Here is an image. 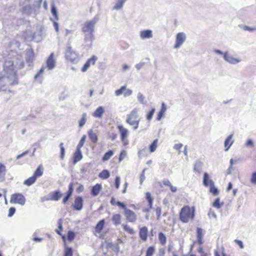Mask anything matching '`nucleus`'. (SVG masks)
I'll return each mask as SVG.
<instances>
[{"label": "nucleus", "instance_id": "a18cd8bd", "mask_svg": "<svg viewBox=\"0 0 256 256\" xmlns=\"http://www.w3.org/2000/svg\"><path fill=\"white\" fill-rule=\"evenodd\" d=\"M112 156V150H109L108 152H106L104 156L102 157V161H106L108 160L110 156Z\"/></svg>", "mask_w": 256, "mask_h": 256}, {"label": "nucleus", "instance_id": "a211bd4d", "mask_svg": "<svg viewBox=\"0 0 256 256\" xmlns=\"http://www.w3.org/2000/svg\"><path fill=\"white\" fill-rule=\"evenodd\" d=\"M196 238L198 243L199 244H202L204 242H203V236H204V232L203 230L200 228H196Z\"/></svg>", "mask_w": 256, "mask_h": 256}, {"label": "nucleus", "instance_id": "49530a36", "mask_svg": "<svg viewBox=\"0 0 256 256\" xmlns=\"http://www.w3.org/2000/svg\"><path fill=\"white\" fill-rule=\"evenodd\" d=\"M126 155L127 153L125 150H122L118 157V162H120L123 160L126 157Z\"/></svg>", "mask_w": 256, "mask_h": 256}, {"label": "nucleus", "instance_id": "f257e3e1", "mask_svg": "<svg viewBox=\"0 0 256 256\" xmlns=\"http://www.w3.org/2000/svg\"><path fill=\"white\" fill-rule=\"evenodd\" d=\"M98 20V18L94 16L92 20H87L82 24V31L84 34L86 42H92L94 40V26Z\"/></svg>", "mask_w": 256, "mask_h": 256}, {"label": "nucleus", "instance_id": "09e8293b", "mask_svg": "<svg viewBox=\"0 0 256 256\" xmlns=\"http://www.w3.org/2000/svg\"><path fill=\"white\" fill-rule=\"evenodd\" d=\"M60 158L63 159L64 156L65 149L64 146V144L60 143Z\"/></svg>", "mask_w": 256, "mask_h": 256}, {"label": "nucleus", "instance_id": "aec40b11", "mask_svg": "<svg viewBox=\"0 0 256 256\" xmlns=\"http://www.w3.org/2000/svg\"><path fill=\"white\" fill-rule=\"evenodd\" d=\"M102 189V186L100 184H97L93 186L91 190V194L93 196H96L100 193Z\"/></svg>", "mask_w": 256, "mask_h": 256}, {"label": "nucleus", "instance_id": "c03bdc74", "mask_svg": "<svg viewBox=\"0 0 256 256\" xmlns=\"http://www.w3.org/2000/svg\"><path fill=\"white\" fill-rule=\"evenodd\" d=\"M86 114H82V118H80V120L79 121V126L80 127H82L85 124V123L86 122Z\"/></svg>", "mask_w": 256, "mask_h": 256}, {"label": "nucleus", "instance_id": "13d9d810", "mask_svg": "<svg viewBox=\"0 0 256 256\" xmlns=\"http://www.w3.org/2000/svg\"><path fill=\"white\" fill-rule=\"evenodd\" d=\"M234 242L239 246L240 248H244V245L242 242L241 240H235Z\"/></svg>", "mask_w": 256, "mask_h": 256}, {"label": "nucleus", "instance_id": "f03ea898", "mask_svg": "<svg viewBox=\"0 0 256 256\" xmlns=\"http://www.w3.org/2000/svg\"><path fill=\"white\" fill-rule=\"evenodd\" d=\"M196 216V208L194 206H184L179 212V219L184 224L192 222Z\"/></svg>", "mask_w": 256, "mask_h": 256}, {"label": "nucleus", "instance_id": "9b49d317", "mask_svg": "<svg viewBox=\"0 0 256 256\" xmlns=\"http://www.w3.org/2000/svg\"><path fill=\"white\" fill-rule=\"evenodd\" d=\"M84 205V201L82 196H78L74 198L72 207L74 210H82Z\"/></svg>", "mask_w": 256, "mask_h": 256}, {"label": "nucleus", "instance_id": "423d86ee", "mask_svg": "<svg viewBox=\"0 0 256 256\" xmlns=\"http://www.w3.org/2000/svg\"><path fill=\"white\" fill-rule=\"evenodd\" d=\"M117 128L120 134V138L121 141L122 142L124 146H126L128 144V140L127 138L128 136V130L126 128H124L122 125H118Z\"/></svg>", "mask_w": 256, "mask_h": 256}, {"label": "nucleus", "instance_id": "1a4fd4ad", "mask_svg": "<svg viewBox=\"0 0 256 256\" xmlns=\"http://www.w3.org/2000/svg\"><path fill=\"white\" fill-rule=\"evenodd\" d=\"M98 58L95 56L92 55L90 58L87 60L83 66L81 68L82 72H86L90 66H94L98 60Z\"/></svg>", "mask_w": 256, "mask_h": 256}, {"label": "nucleus", "instance_id": "4c0bfd02", "mask_svg": "<svg viewBox=\"0 0 256 256\" xmlns=\"http://www.w3.org/2000/svg\"><path fill=\"white\" fill-rule=\"evenodd\" d=\"M73 250L71 248L66 246L64 250V256H72Z\"/></svg>", "mask_w": 256, "mask_h": 256}, {"label": "nucleus", "instance_id": "0e129e2a", "mask_svg": "<svg viewBox=\"0 0 256 256\" xmlns=\"http://www.w3.org/2000/svg\"><path fill=\"white\" fill-rule=\"evenodd\" d=\"M28 53H29L30 57L32 60L34 57V52L33 50H30L28 52Z\"/></svg>", "mask_w": 256, "mask_h": 256}, {"label": "nucleus", "instance_id": "473e14b6", "mask_svg": "<svg viewBox=\"0 0 256 256\" xmlns=\"http://www.w3.org/2000/svg\"><path fill=\"white\" fill-rule=\"evenodd\" d=\"M156 252V248L154 246H149L146 252L145 256H152Z\"/></svg>", "mask_w": 256, "mask_h": 256}, {"label": "nucleus", "instance_id": "774afa93", "mask_svg": "<svg viewBox=\"0 0 256 256\" xmlns=\"http://www.w3.org/2000/svg\"><path fill=\"white\" fill-rule=\"evenodd\" d=\"M246 144L247 146H254L253 142L251 140H248L246 142Z\"/></svg>", "mask_w": 256, "mask_h": 256}, {"label": "nucleus", "instance_id": "f3484780", "mask_svg": "<svg viewBox=\"0 0 256 256\" xmlns=\"http://www.w3.org/2000/svg\"><path fill=\"white\" fill-rule=\"evenodd\" d=\"M104 223L105 220L104 219L98 222L94 228V235L96 236L98 234L100 233L104 227Z\"/></svg>", "mask_w": 256, "mask_h": 256}, {"label": "nucleus", "instance_id": "393cba45", "mask_svg": "<svg viewBox=\"0 0 256 256\" xmlns=\"http://www.w3.org/2000/svg\"><path fill=\"white\" fill-rule=\"evenodd\" d=\"M62 196V194L59 191H54L50 194V200H58Z\"/></svg>", "mask_w": 256, "mask_h": 256}, {"label": "nucleus", "instance_id": "f8f14e48", "mask_svg": "<svg viewBox=\"0 0 256 256\" xmlns=\"http://www.w3.org/2000/svg\"><path fill=\"white\" fill-rule=\"evenodd\" d=\"M186 40V36L183 32H179L176 34L174 48H179Z\"/></svg>", "mask_w": 256, "mask_h": 256}, {"label": "nucleus", "instance_id": "58836bf2", "mask_svg": "<svg viewBox=\"0 0 256 256\" xmlns=\"http://www.w3.org/2000/svg\"><path fill=\"white\" fill-rule=\"evenodd\" d=\"M86 136L85 135H84L80 141L79 142L77 146H76V149H78V150H80V148L82 147V146H84V144L85 142V140H86Z\"/></svg>", "mask_w": 256, "mask_h": 256}, {"label": "nucleus", "instance_id": "4d7b16f0", "mask_svg": "<svg viewBox=\"0 0 256 256\" xmlns=\"http://www.w3.org/2000/svg\"><path fill=\"white\" fill-rule=\"evenodd\" d=\"M166 110V106L164 102L162 104V106L159 112H162V114H164Z\"/></svg>", "mask_w": 256, "mask_h": 256}, {"label": "nucleus", "instance_id": "c9c22d12", "mask_svg": "<svg viewBox=\"0 0 256 256\" xmlns=\"http://www.w3.org/2000/svg\"><path fill=\"white\" fill-rule=\"evenodd\" d=\"M113 205H116L118 206L120 208H122L124 210L126 209V205L124 203L120 202L119 201H115L114 198H113Z\"/></svg>", "mask_w": 256, "mask_h": 256}, {"label": "nucleus", "instance_id": "2f4dec72", "mask_svg": "<svg viewBox=\"0 0 256 256\" xmlns=\"http://www.w3.org/2000/svg\"><path fill=\"white\" fill-rule=\"evenodd\" d=\"M123 244V241L121 239H118L117 242L114 244H113V251L118 253L120 250L118 246L120 244L122 245Z\"/></svg>", "mask_w": 256, "mask_h": 256}, {"label": "nucleus", "instance_id": "a878e982", "mask_svg": "<svg viewBox=\"0 0 256 256\" xmlns=\"http://www.w3.org/2000/svg\"><path fill=\"white\" fill-rule=\"evenodd\" d=\"M58 229L56 230V232L59 235L62 236L63 241L66 242V237L64 235H62L61 232L62 230V225L61 220H60L58 222Z\"/></svg>", "mask_w": 256, "mask_h": 256}, {"label": "nucleus", "instance_id": "a19ab883", "mask_svg": "<svg viewBox=\"0 0 256 256\" xmlns=\"http://www.w3.org/2000/svg\"><path fill=\"white\" fill-rule=\"evenodd\" d=\"M113 221L116 224H118L121 222V216L119 214H116L113 216Z\"/></svg>", "mask_w": 256, "mask_h": 256}, {"label": "nucleus", "instance_id": "39448f33", "mask_svg": "<svg viewBox=\"0 0 256 256\" xmlns=\"http://www.w3.org/2000/svg\"><path fill=\"white\" fill-rule=\"evenodd\" d=\"M43 174V168L42 165L38 166L34 174L31 177L26 180L24 184L27 186H30L35 182L38 178L41 176Z\"/></svg>", "mask_w": 256, "mask_h": 256}, {"label": "nucleus", "instance_id": "5fc2aeb1", "mask_svg": "<svg viewBox=\"0 0 256 256\" xmlns=\"http://www.w3.org/2000/svg\"><path fill=\"white\" fill-rule=\"evenodd\" d=\"M182 146H183V145L182 144H174V148L175 150H176L178 151V152L180 153V150L182 148Z\"/></svg>", "mask_w": 256, "mask_h": 256}, {"label": "nucleus", "instance_id": "5701e85b", "mask_svg": "<svg viewBox=\"0 0 256 256\" xmlns=\"http://www.w3.org/2000/svg\"><path fill=\"white\" fill-rule=\"evenodd\" d=\"M158 240L161 246H164L166 245L167 240L166 235L163 232H160L158 234Z\"/></svg>", "mask_w": 256, "mask_h": 256}, {"label": "nucleus", "instance_id": "0eeeda50", "mask_svg": "<svg viewBox=\"0 0 256 256\" xmlns=\"http://www.w3.org/2000/svg\"><path fill=\"white\" fill-rule=\"evenodd\" d=\"M10 202L17 204L23 206L25 204L26 198L24 196L20 193H15L11 195Z\"/></svg>", "mask_w": 256, "mask_h": 256}, {"label": "nucleus", "instance_id": "7ed1b4c3", "mask_svg": "<svg viewBox=\"0 0 256 256\" xmlns=\"http://www.w3.org/2000/svg\"><path fill=\"white\" fill-rule=\"evenodd\" d=\"M140 120L138 110L137 108H134L127 115L126 122L135 130L138 128Z\"/></svg>", "mask_w": 256, "mask_h": 256}, {"label": "nucleus", "instance_id": "4be33fe9", "mask_svg": "<svg viewBox=\"0 0 256 256\" xmlns=\"http://www.w3.org/2000/svg\"><path fill=\"white\" fill-rule=\"evenodd\" d=\"M232 134H230L227 137L224 141V147L226 151H227L233 144L234 142L232 140Z\"/></svg>", "mask_w": 256, "mask_h": 256}, {"label": "nucleus", "instance_id": "de8ad7c7", "mask_svg": "<svg viewBox=\"0 0 256 256\" xmlns=\"http://www.w3.org/2000/svg\"><path fill=\"white\" fill-rule=\"evenodd\" d=\"M51 12H52V13L53 16L54 17V18L56 20H58V13H57V11H56V8L54 4H53L52 5V9H51Z\"/></svg>", "mask_w": 256, "mask_h": 256}, {"label": "nucleus", "instance_id": "ea45409f", "mask_svg": "<svg viewBox=\"0 0 256 256\" xmlns=\"http://www.w3.org/2000/svg\"><path fill=\"white\" fill-rule=\"evenodd\" d=\"M75 233L71 230H69L68 232L67 238L69 242H72L75 238Z\"/></svg>", "mask_w": 256, "mask_h": 256}, {"label": "nucleus", "instance_id": "bb28decb", "mask_svg": "<svg viewBox=\"0 0 256 256\" xmlns=\"http://www.w3.org/2000/svg\"><path fill=\"white\" fill-rule=\"evenodd\" d=\"M104 112L102 106H99L94 112L92 116L95 118H101Z\"/></svg>", "mask_w": 256, "mask_h": 256}, {"label": "nucleus", "instance_id": "c756f323", "mask_svg": "<svg viewBox=\"0 0 256 256\" xmlns=\"http://www.w3.org/2000/svg\"><path fill=\"white\" fill-rule=\"evenodd\" d=\"M88 134L90 140L94 144L96 143L98 141V137L96 134L94 133L92 130L88 132Z\"/></svg>", "mask_w": 256, "mask_h": 256}, {"label": "nucleus", "instance_id": "7c9ffc66", "mask_svg": "<svg viewBox=\"0 0 256 256\" xmlns=\"http://www.w3.org/2000/svg\"><path fill=\"white\" fill-rule=\"evenodd\" d=\"M6 172V166L0 162V181L4 177Z\"/></svg>", "mask_w": 256, "mask_h": 256}, {"label": "nucleus", "instance_id": "3c124183", "mask_svg": "<svg viewBox=\"0 0 256 256\" xmlns=\"http://www.w3.org/2000/svg\"><path fill=\"white\" fill-rule=\"evenodd\" d=\"M120 179L118 176H116L114 180V186L116 189H118L119 188L120 184Z\"/></svg>", "mask_w": 256, "mask_h": 256}, {"label": "nucleus", "instance_id": "37998d69", "mask_svg": "<svg viewBox=\"0 0 256 256\" xmlns=\"http://www.w3.org/2000/svg\"><path fill=\"white\" fill-rule=\"evenodd\" d=\"M124 230L130 234H133L134 233V230L130 226L125 224L123 226Z\"/></svg>", "mask_w": 256, "mask_h": 256}, {"label": "nucleus", "instance_id": "864d4df0", "mask_svg": "<svg viewBox=\"0 0 256 256\" xmlns=\"http://www.w3.org/2000/svg\"><path fill=\"white\" fill-rule=\"evenodd\" d=\"M16 209L14 207H11L9 208L8 216H12L15 213Z\"/></svg>", "mask_w": 256, "mask_h": 256}, {"label": "nucleus", "instance_id": "69168bd1", "mask_svg": "<svg viewBox=\"0 0 256 256\" xmlns=\"http://www.w3.org/2000/svg\"><path fill=\"white\" fill-rule=\"evenodd\" d=\"M44 70V67H42L39 72L35 76V78H37L40 74H42Z\"/></svg>", "mask_w": 256, "mask_h": 256}, {"label": "nucleus", "instance_id": "bf43d9fd", "mask_svg": "<svg viewBox=\"0 0 256 256\" xmlns=\"http://www.w3.org/2000/svg\"><path fill=\"white\" fill-rule=\"evenodd\" d=\"M166 250L164 248L159 249V256H165Z\"/></svg>", "mask_w": 256, "mask_h": 256}, {"label": "nucleus", "instance_id": "2eb2a0df", "mask_svg": "<svg viewBox=\"0 0 256 256\" xmlns=\"http://www.w3.org/2000/svg\"><path fill=\"white\" fill-rule=\"evenodd\" d=\"M116 96H120L122 94H124V96H130L132 94V91L130 90L126 89L125 86H122L118 90H116L115 92Z\"/></svg>", "mask_w": 256, "mask_h": 256}, {"label": "nucleus", "instance_id": "9d476101", "mask_svg": "<svg viewBox=\"0 0 256 256\" xmlns=\"http://www.w3.org/2000/svg\"><path fill=\"white\" fill-rule=\"evenodd\" d=\"M124 216L128 221L132 222H135L137 220L136 214L133 211L126 209L124 212Z\"/></svg>", "mask_w": 256, "mask_h": 256}, {"label": "nucleus", "instance_id": "e2e57ef3", "mask_svg": "<svg viewBox=\"0 0 256 256\" xmlns=\"http://www.w3.org/2000/svg\"><path fill=\"white\" fill-rule=\"evenodd\" d=\"M244 30L252 32V31L256 30V28H252L248 27V26H245L244 27Z\"/></svg>", "mask_w": 256, "mask_h": 256}, {"label": "nucleus", "instance_id": "cd10ccee", "mask_svg": "<svg viewBox=\"0 0 256 256\" xmlns=\"http://www.w3.org/2000/svg\"><path fill=\"white\" fill-rule=\"evenodd\" d=\"M158 139H156L152 142L148 148L150 152H153L156 150L158 147Z\"/></svg>", "mask_w": 256, "mask_h": 256}, {"label": "nucleus", "instance_id": "6e6552de", "mask_svg": "<svg viewBox=\"0 0 256 256\" xmlns=\"http://www.w3.org/2000/svg\"><path fill=\"white\" fill-rule=\"evenodd\" d=\"M78 53L74 50L71 46H68L65 52L66 58L71 62H74L78 58Z\"/></svg>", "mask_w": 256, "mask_h": 256}, {"label": "nucleus", "instance_id": "338daca9", "mask_svg": "<svg viewBox=\"0 0 256 256\" xmlns=\"http://www.w3.org/2000/svg\"><path fill=\"white\" fill-rule=\"evenodd\" d=\"M170 190L172 192H175L177 191V188L175 186H172V184H171L170 186Z\"/></svg>", "mask_w": 256, "mask_h": 256}, {"label": "nucleus", "instance_id": "412c9836", "mask_svg": "<svg viewBox=\"0 0 256 256\" xmlns=\"http://www.w3.org/2000/svg\"><path fill=\"white\" fill-rule=\"evenodd\" d=\"M140 36L142 39L152 38V32L151 30H142L140 32Z\"/></svg>", "mask_w": 256, "mask_h": 256}, {"label": "nucleus", "instance_id": "79ce46f5", "mask_svg": "<svg viewBox=\"0 0 256 256\" xmlns=\"http://www.w3.org/2000/svg\"><path fill=\"white\" fill-rule=\"evenodd\" d=\"M155 112V108H152L151 110L146 115V118L148 121H150Z\"/></svg>", "mask_w": 256, "mask_h": 256}, {"label": "nucleus", "instance_id": "e433bc0d", "mask_svg": "<svg viewBox=\"0 0 256 256\" xmlns=\"http://www.w3.org/2000/svg\"><path fill=\"white\" fill-rule=\"evenodd\" d=\"M99 177L102 179H106L110 176V173L107 170H103L100 174Z\"/></svg>", "mask_w": 256, "mask_h": 256}, {"label": "nucleus", "instance_id": "4468645a", "mask_svg": "<svg viewBox=\"0 0 256 256\" xmlns=\"http://www.w3.org/2000/svg\"><path fill=\"white\" fill-rule=\"evenodd\" d=\"M46 66L48 70H52L56 66V62L54 59V54L52 53L48 57L46 62Z\"/></svg>", "mask_w": 256, "mask_h": 256}, {"label": "nucleus", "instance_id": "ddd939ff", "mask_svg": "<svg viewBox=\"0 0 256 256\" xmlns=\"http://www.w3.org/2000/svg\"><path fill=\"white\" fill-rule=\"evenodd\" d=\"M148 234V228L146 226H144L140 228L139 236L140 239L143 242H146L147 240Z\"/></svg>", "mask_w": 256, "mask_h": 256}, {"label": "nucleus", "instance_id": "680f3d73", "mask_svg": "<svg viewBox=\"0 0 256 256\" xmlns=\"http://www.w3.org/2000/svg\"><path fill=\"white\" fill-rule=\"evenodd\" d=\"M162 184L164 185V186H170L172 184L170 183V182L168 180H164L162 181Z\"/></svg>", "mask_w": 256, "mask_h": 256}, {"label": "nucleus", "instance_id": "6ab92c4d", "mask_svg": "<svg viewBox=\"0 0 256 256\" xmlns=\"http://www.w3.org/2000/svg\"><path fill=\"white\" fill-rule=\"evenodd\" d=\"M82 158V154L81 150L76 149V152L74 154L73 156V162L76 164L77 162L80 160Z\"/></svg>", "mask_w": 256, "mask_h": 256}, {"label": "nucleus", "instance_id": "603ef678", "mask_svg": "<svg viewBox=\"0 0 256 256\" xmlns=\"http://www.w3.org/2000/svg\"><path fill=\"white\" fill-rule=\"evenodd\" d=\"M156 214L158 219H159L162 213V210L160 207H156L155 209Z\"/></svg>", "mask_w": 256, "mask_h": 256}, {"label": "nucleus", "instance_id": "dca6fc26", "mask_svg": "<svg viewBox=\"0 0 256 256\" xmlns=\"http://www.w3.org/2000/svg\"><path fill=\"white\" fill-rule=\"evenodd\" d=\"M74 184L70 182L68 185V189L66 192V196L63 198L62 203L65 204L68 200L70 197L72 196L74 191Z\"/></svg>", "mask_w": 256, "mask_h": 256}, {"label": "nucleus", "instance_id": "8fccbe9b", "mask_svg": "<svg viewBox=\"0 0 256 256\" xmlns=\"http://www.w3.org/2000/svg\"><path fill=\"white\" fill-rule=\"evenodd\" d=\"M250 182L252 184H256V172H254L251 176Z\"/></svg>", "mask_w": 256, "mask_h": 256}, {"label": "nucleus", "instance_id": "b1692460", "mask_svg": "<svg viewBox=\"0 0 256 256\" xmlns=\"http://www.w3.org/2000/svg\"><path fill=\"white\" fill-rule=\"evenodd\" d=\"M145 197H146V200L148 202V206L149 208H152L154 198L152 196L150 192H146V194H145Z\"/></svg>", "mask_w": 256, "mask_h": 256}, {"label": "nucleus", "instance_id": "6e6d98bb", "mask_svg": "<svg viewBox=\"0 0 256 256\" xmlns=\"http://www.w3.org/2000/svg\"><path fill=\"white\" fill-rule=\"evenodd\" d=\"M84 190V186L82 184H79L78 187L76 188V192L78 194L82 192Z\"/></svg>", "mask_w": 256, "mask_h": 256}, {"label": "nucleus", "instance_id": "f704fd0d", "mask_svg": "<svg viewBox=\"0 0 256 256\" xmlns=\"http://www.w3.org/2000/svg\"><path fill=\"white\" fill-rule=\"evenodd\" d=\"M224 58L226 60L232 64H236L239 62L238 60L228 56L226 53L224 54Z\"/></svg>", "mask_w": 256, "mask_h": 256}, {"label": "nucleus", "instance_id": "72a5a7b5", "mask_svg": "<svg viewBox=\"0 0 256 256\" xmlns=\"http://www.w3.org/2000/svg\"><path fill=\"white\" fill-rule=\"evenodd\" d=\"M224 202H220L219 198H217L215 200L212 204V206L216 208H220L222 206L224 205Z\"/></svg>", "mask_w": 256, "mask_h": 256}, {"label": "nucleus", "instance_id": "c85d7f7f", "mask_svg": "<svg viewBox=\"0 0 256 256\" xmlns=\"http://www.w3.org/2000/svg\"><path fill=\"white\" fill-rule=\"evenodd\" d=\"M126 0H116V4L114 8L118 10L122 8Z\"/></svg>", "mask_w": 256, "mask_h": 256}, {"label": "nucleus", "instance_id": "052dcab7", "mask_svg": "<svg viewBox=\"0 0 256 256\" xmlns=\"http://www.w3.org/2000/svg\"><path fill=\"white\" fill-rule=\"evenodd\" d=\"M164 114H162V112H159L157 114L156 120H160L162 117L163 116Z\"/></svg>", "mask_w": 256, "mask_h": 256}, {"label": "nucleus", "instance_id": "20e7f679", "mask_svg": "<svg viewBox=\"0 0 256 256\" xmlns=\"http://www.w3.org/2000/svg\"><path fill=\"white\" fill-rule=\"evenodd\" d=\"M204 185L210 188V192L214 196H218L219 194V190L216 187L214 182L210 178L208 173L205 172L204 174L203 180Z\"/></svg>", "mask_w": 256, "mask_h": 256}]
</instances>
